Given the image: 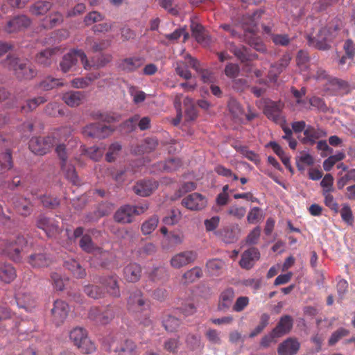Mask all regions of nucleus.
<instances>
[{
	"mask_svg": "<svg viewBox=\"0 0 355 355\" xmlns=\"http://www.w3.org/2000/svg\"><path fill=\"white\" fill-rule=\"evenodd\" d=\"M342 27V21L339 19H334L326 26L321 28L315 36L306 35L309 46L318 50L329 49L331 43L336 37Z\"/></svg>",
	"mask_w": 355,
	"mask_h": 355,
	"instance_id": "f257e3e1",
	"label": "nucleus"
},
{
	"mask_svg": "<svg viewBox=\"0 0 355 355\" xmlns=\"http://www.w3.org/2000/svg\"><path fill=\"white\" fill-rule=\"evenodd\" d=\"M263 11L257 9L251 15L248 14L243 17L242 24L244 29V40L255 50L264 52L266 46L261 39L257 35V23Z\"/></svg>",
	"mask_w": 355,
	"mask_h": 355,
	"instance_id": "f03ea898",
	"label": "nucleus"
},
{
	"mask_svg": "<svg viewBox=\"0 0 355 355\" xmlns=\"http://www.w3.org/2000/svg\"><path fill=\"white\" fill-rule=\"evenodd\" d=\"M107 351L114 352L117 355H139L137 345L130 339L125 338L121 334H116L104 341Z\"/></svg>",
	"mask_w": 355,
	"mask_h": 355,
	"instance_id": "7ed1b4c3",
	"label": "nucleus"
},
{
	"mask_svg": "<svg viewBox=\"0 0 355 355\" xmlns=\"http://www.w3.org/2000/svg\"><path fill=\"white\" fill-rule=\"evenodd\" d=\"M3 65L12 70L19 80H31L37 75L36 70L32 67L27 60H21L9 55L3 62Z\"/></svg>",
	"mask_w": 355,
	"mask_h": 355,
	"instance_id": "20e7f679",
	"label": "nucleus"
},
{
	"mask_svg": "<svg viewBox=\"0 0 355 355\" xmlns=\"http://www.w3.org/2000/svg\"><path fill=\"white\" fill-rule=\"evenodd\" d=\"M27 245V241L23 236H18L9 240L0 241L1 252L15 261L21 259V253Z\"/></svg>",
	"mask_w": 355,
	"mask_h": 355,
	"instance_id": "39448f33",
	"label": "nucleus"
},
{
	"mask_svg": "<svg viewBox=\"0 0 355 355\" xmlns=\"http://www.w3.org/2000/svg\"><path fill=\"white\" fill-rule=\"evenodd\" d=\"M69 338L83 354H92L96 350L95 344L88 338L87 332L83 328H73L69 333Z\"/></svg>",
	"mask_w": 355,
	"mask_h": 355,
	"instance_id": "423d86ee",
	"label": "nucleus"
},
{
	"mask_svg": "<svg viewBox=\"0 0 355 355\" xmlns=\"http://www.w3.org/2000/svg\"><path fill=\"white\" fill-rule=\"evenodd\" d=\"M78 59L80 60L85 69L88 70L91 69L90 62L87 60L85 52L82 50L74 49L63 56L60 63L62 71L67 73L72 70L76 66Z\"/></svg>",
	"mask_w": 355,
	"mask_h": 355,
	"instance_id": "0eeeda50",
	"label": "nucleus"
},
{
	"mask_svg": "<svg viewBox=\"0 0 355 355\" xmlns=\"http://www.w3.org/2000/svg\"><path fill=\"white\" fill-rule=\"evenodd\" d=\"M148 205L132 206L129 205L121 206L114 214V220L121 223H130L135 215H139L148 209Z\"/></svg>",
	"mask_w": 355,
	"mask_h": 355,
	"instance_id": "6e6552de",
	"label": "nucleus"
},
{
	"mask_svg": "<svg viewBox=\"0 0 355 355\" xmlns=\"http://www.w3.org/2000/svg\"><path fill=\"white\" fill-rule=\"evenodd\" d=\"M114 316V308L111 305L107 306L103 310L96 306L92 307L88 313V318L97 324H107Z\"/></svg>",
	"mask_w": 355,
	"mask_h": 355,
	"instance_id": "1a4fd4ad",
	"label": "nucleus"
},
{
	"mask_svg": "<svg viewBox=\"0 0 355 355\" xmlns=\"http://www.w3.org/2000/svg\"><path fill=\"white\" fill-rule=\"evenodd\" d=\"M31 19L25 15H18L10 17L3 26L7 33H17L27 29L31 24Z\"/></svg>",
	"mask_w": 355,
	"mask_h": 355,
	"instance_id": "9d476101",
	"label": "nucleus"
},
{
	"mask_svg": "<svg viewBox=\"0 0 355 355\" xmlns=\"http://www.w3.org/2000/svg\"><path fill=\"white\" fill-rule=\"evenodd\" d=\"M55 143L54 137H35L29 141V148L33 153L42 155L47 153Z\"/></svg>",
	"mask_w": 355,
	"mask_h": 355,
	"instance_id": "9b49d317",
	"label": "nucleus"
},
{
	"mask_svg": "<svg viewBox=\"0 0 355 355\" xmlns=\"http://www.w3.org/2000/svg\"><path fill=\"white\" fill-rule=\"evenodd\" d=\"M263 114L267 118L275 123L284 121L282 117V110L284 103L281 101H273L269 99L264 100Z\"/></svg>",
	"mask_w": 355,
	"mask_h": 355,
	"instance_id": "f8f14e48",
	"label": "nucleus"
},
{
	"mask_svg": "<svg viewBox=\"0 0 355 355\" xmlns=\"http://www.w3.org/2000/svg\"><path fill=\"white\" fill-rule=\"evenodd\" d=\"M198 254L194 250H184L175 254L170 259V266L174 269H180L193 263Z\"/></svg>",
	"mask_w": 355,
	"mask_h": 355,
	"instance_id": "ddd939ff",
	"label": "nucleus"
},
{
	"mask_svg": "<svg viewBox=\"0 0 355 355\" xmlns=\"http://www.w3.org/2000/svg\"><path fill=\"white\" fill-rule=\"evenodd\" d=\"M10 202L13 210L21 216L27 217L33 211V205L31 201L22 196H12L10 198Z\"/></svg>",
	"mask_w": 355,
	"mask_h": 355,
	"instance_id": "4468645a",
	"label": "nucleus"
},
{
	"mask_svg": "<svg viewBox=\"0 0 355 355\" xmlns=\"http://www.w3.org/2000/svg\"><path fill=\"white\" fill-rule=\"evenodd\" d=\"M112 131L113 129L110 126L101 123H94L86 125L83 130V133L88 137L104 139L108 137Z\"/></svg>",
	"mask_w": 355,
	"mask_h": 355,
	"instance_id": "2eb2a0df",
	"label": "nucleus"
},
{
	"mask_svg": "<svg viewBox=\"0 0 355 355\" xmlns=\"http://www.w3.org/2000/svg\"><path fill=\"white\" fill-rule=\"evenodd\" d=\"M149 304L143 297L141 291L132 292L128 300V309L134 313H140L148 309Z\"/></svg>",
	"mask_w": 355,
	"mask_h": 355,
	"instance_id": "dca6fc26",
	"label": "nucleus"
},
{
	"mask_svg": "<svg viewBox=\"0 0 355 355\" xmlns=\"http://www.w3.org/2000/svg\"><path fill=\"white\" fill-rule=\"evenodd\" d=\"M69 312V305L63 300H58L53 303L51 309L53 322L56 326H60L66 320Z\"/></svg>",
	"mask_w": 355,
	"mask_h": 355,
	"instance_id": "f3484780",
	"label": "nucleus"
},
{
	"mask_svg": "<svg viewBox=\"0 0 355 355\" xmlns=\"http://www.w3.org/2000/svg\"><path fill=\"white\" fill-rule=\"evenodd\" d=\"M214 234L225 243H234L239 239L241 234V228L239 225L235 224L224 227Z\"/></svg>",
	"mask_w": 355,
	"mask_h": 355,
	"instance_id": "a211bd4d",
	"label": "nucleus"
},
{
	"mask_svg": "<svg viewBox=\"0 0 355 355\" xmlns=\"http://www.w3.org/2000/svg\"><path fill=\"white\" fill-rule=\"evenodd\" d=\"M36 225L38 228L44 230L49 237H53L59 233L58 222L43 214L38 216Z\"/></svg>",
	"mask_w": 355,
	"mask_h": 355,
	"instance_id": "6ab92c4d",
	"label": "nucleus"
},
{
	"mask_svg": "<svg viewBox=\"0 0 355 355\" xmlns=\"http://www.w3.org/2000/svg\"><path fill=\"white\" fill-rule=\"evenodd\" d=\"M207 199L202 195L198 193H193L182 200V205L190 210H200L207 205Z\"/></svg>",
	"mask_w": 355,
	"mask_h": 355,
	"instance_id": "aec40b11",
	"label": "nucleus"
},
{
	"mask_svg": "<svg viewBox=\"0 0 355 355\" xmlns=\"http://www.w3.org/2000/svg\"><path fill=\"white\" fill-rule=\"evenodd\" d=\"M144 64V59L139 56H132L121 59L118 62V68L125 73L137 71Z\"/></svg>",
	"mask_w": 355,
	"mask_h": 355,
	"instance_id": "412c9836",
	"label": "nucleus"
},
{
	"mask_svg": "<svg viewBox=\"0 0 355 355\" xmlns=\"http://www.w3.org/2000/svg\"><path fill=\"white\" fill-rule=\"evenodd\" d=\"M300 346V343L296 338L289 337L278 345L277 353L279 355H296Z\"/></svg>",
	"mask_w": 355,
	"mask_h": 355,
	"instance_id": "4be33fe9",
	"label": "nucleus"
},
{
	"mask_svg": "<svg viewBox=\"0 0 355 355\" xmlns=\"http://www.w3.org/2000/svg\"><path fill=\"white\" fill-rule=\"evenodd\" d=\"M260 258V253L257 248H250L245 250L241 254L239 261L240 266L245 270L251 269L255 262Z\"/></svg>",
	"mask_w": 355,
	"mask_h": 355,
	"instance_id": "5701e85b",
	"label": "nucleus"
},
{
	"mask_svg": "<svg viewBox=\"0 0 355 355\" xmlns=\"http://www.w3.org/2000/svg\"><path fill=\"white\" fill-rule=\"evenodd\" d=\"M158 187V182L155 180H140L134 186L135 193L140 196H148Z\"/></svg>",
	"mask_w": 355,
	"mask_h": 355,
	"instance_id": "b1692460",
	"label": "nucleus"
},
{
	"mask_svg": "<svg viewBox=\"0 0 355 355\" xmlns=\"http://www.w3.org/2000/svg\"><path fill=\"white\" fill-rule=\"evenodd\" d=\"M235 293L232 288H227L219 295L217 309L219 311L227 312L232 305Z\"/></svg>",
	"mask_w": 355,
	"mask_h": 355,
	"instance_id": "393cba45",
	"label": "nucleus"
},
{
	"mask_svg": "<svg viewBox=\"0 0 355 355\" xmlns=\"http://www.w3.org/2000/svg\"><path fill=\"white\" fill-rule=\"evenodd\" d=\"M80 248L87 253H94L98 252L102 257L107 258L109 252L107 251L102 250L101 248L97 247L92 241V239L89 234H84L80 241H79Z\"/></svg>",
	"mask_w": 355,
	"mask_h": 355,
	"instance_id": "a878e982",
	"label": "nucleus"
},
{
	"mask_svg": "<svg viewBox=\"0 0 355 355\" xmlns=\"http://www.w3.org/2000/svg\"><path fill=\"white\" fill-rule=\"evenodd\" d=\"M293 320L291 316L285 315L282 316L276 327L272 329L273 334L279 338L288 334L293 328Z\"/></svg>",
	"mask_w": 355,
	"mask_h": 355,
	"instance_id": "bb28decb",
	"label": "nucleus"
},
{
	"mask_svg": "<svg viewBox=\"0 0 355 355\" xmlns=\"http://www.w3.org/2000/svg\"><path fill=\"white\" fill-rule=\"evenodd\" d=\"M304 137L302 139V143L314 144L318 139L327 136L325 130L321 128H315L312 125H307L304 130Z\"/></svg>",
	"mask_w": 355,
	"mask_h": 355,
	"instance_id": "cd10ccee",
	"label": "nucleus"
},
{
	"mask_svg": "<svg viewBox=\"0 0 355 355\" xmlns=\"http://www.w3.org/2000/svg\"><path fill=\"white\" fill-rule=\"evenodd\" d=\"M141 267L137 263H130L123 269L124 279L128 282H137L141 277Z\"/></svg>",
	"mask_w": 355,
	"mask_h": 355,
	"instance_id": "c85d7f7f",
	"label": "nucleus"
},
{
	"mask_svg": "<svg viewBox=\"0 0 355 355\" xmlns=\"http://www.w3.org/2000/svg\"><path fill=\"white\" fill-rule=\"evenodd\" d=\"M100 282L105 286L107 293L110 295L114 297H120L121 293L116 275H112L107 277H103L101 278Z\"/></svg>",
	"mask_w": 355,
	"mask_h": 355,
	"instance_id": "c756f323",
	"label": "nucleus"
},
{
	"mask_svg": "<svg viewBox=\"0 0 355 355\" xmlns=\"http://www.w3.org/2000/svg\"><path fill=\"white\" fill-rule=\"evenodd\" d=\"M63 20V15L60 12H52L42 19L41 26L44 29H51L61 24Z\"/></svg>",
	"mask_w": 355,
	"mask_h": 355,
	"instance_id": "7c9ffc66",
	"label": "nucleus"
},
{
	"mask_svg": "<svg viewBox=\"0 0 355 355\" xmlns=\"http://www.w3.org/2000/svg\"><path fill=\"white\" fill-rule=\"evenodd\" d=\"M28 262L33 268H43L49 266L51 261L45 253L40 252L31 254Z\"/></svg>",
	"mask_w": 355,
	"mask_h": 355,
	"instance_id": "2f4dec72",
	"label": "nucleus"
},
{
	"mask_svg": "<svg viewBox=\"0 0 355 355\" xmlns=\"http://www.w3.org/2000/svg\"><path fill=\"white\" fill-rule=\"evenodd\" d=\"M84 98L83 92L80 91H69L62 95L63 101L71 107L80 105Z\"/></svg>",
	"mask_w": 355,
	"mask_h": 355,
	"instance_id": "473e14b6",
	"label": "nucleus"
},
{
	"mask_svg": "<svg viewBox=\"0 0 355 355\" xmlns=\"http://www.w3.org/2000/svg\"><path fill=\"white\" fill-rule=\"evenodd\" d=\"M291 57L289 54L286 53L283 55L281 59L271 66V69L269 72V76L275 79L279 74H280L289 64Z\"/></svg>",
	"mask_w": 355,
	"mask_h": 355,
	"instance_id": "72a5a7b5",
	"label": "nucleus"
},
{
	"mask_svg": "<svg viewBox=\"0 0 355 355\" xmlns=\"http://www.w3.org/2000/svg\"><path fill=\"white\" fill-rule=\"evenodd\" d=\"M191 28L193 36L198 43L202 44H207L209 43V39L207 31L201 24L192 22Z\"/></svg>",
	"mask_w": 355,
	"mask_h": 355,
	"instance_id": "f704fd0d",
	"label": "nucleus"
},
{
	"mask_svg": "<svg viewBox=\"0 0 355 355\" xmlns=\"http://www.w3.org/2000/svg\"><path fill=\"white\" fill-rule=\"evenodd\" d=\"M17 276L15 268L9 263L0 264V280L9 284L12 282Z\"/></svg>",
	"mask_w": 355,
	"mask_h": 355,
	"instance_id": "c9c22d12",
	"label": "nucleus"
},
{
	"mask_svg": "<svg viewBox=\"0 0 355 355\" xmlns=\"http://www.w3.org/2000/svg\"><path fill=\"white\" fill-rule=\"evenodd\" d=\"M184 239L182 233L170 232L162 243V247L164 250H168L171 246L181 245Z\"/></svg>",
	"mask_w": 355,
	"mask_h": 355,
	"instance_id": "e433bc0d",
	"label": "nucleus"
},
{
	"mask_svg": "<svg viewBox=\"0 0 355 355\" xmlns=\"http://www.w3.org/2000/svg\"><path fill=\"white\" fill-rule=\"evenodd\" d=\"M53 3L50 1H37L30 7L29 11L33 15H44L51 9Z\"/></svg>",
	"mask_w": 355,
	"mask_h": 355,
	"instance_id": "4c0bfd02",
	"label": "nucleus"
},
{
	"mask_svg": "<svg viewBox=\"0 0 355 355\" xmlns=\"http://www.w3.org/2000/svg\"><path fill=\"white\" fill-rule=\"evenodd\" d=\"M225 266V261L220 259H212L206 263V268L208 272L214 276H219L222 274Z\"/></svg>",
	"mask_w": 355,
	"mask_h": 355,
	"instance_id": "58836bf2",
	"label": "nucleus"
},
{
	"mask_svg": "<svg viewBox=\"0 0 355 355\" xmlns=\"http://www.w3.org/2000/svg\"><path fill=\"white\" fill-rule=\"evenodd\" d=\"M327 89L332 90L336 94L347 93L348 91V84L345 80L331 77L329 80Z\"/></svg>",
	"mask_w": 355,
	"mask_h": 355,
	"instance_id": "ea45409f",
	"label": "nucleus"
},
{
	"mask_svg": "<svg viewBox=\"0 0 355 355\" xmlns=\"http://www.w3.org/2000/svg\"><path fill=\"white\" fill-rule=\"evenodd\" d=\"M202 276V270L200 267L196 266L192 268L190 270H187L183 275H182V282L185 284H191Z\"/></svg>",
	"mask_w": 355,
	"mask_h": 355,
	"instance_id": "a19ab883",
	"label": "nucleus"
},
{
	"mask_svg": "<svg viewBox=\"0 0 355 355\" xmlns=\"http://www.w3.org/2000/svg\"><path fill=\"white\" fill-rule=\"evenodd\" d=\"M229 112L232 116L236 121H240L243 114L244 110L241 104L235 99L232 98L227 104Z\"/></svg>",
	"mask_w": 355,
	"mask_h": 355,
	"instance_id": "79ce46f5",
	"label": "nucleus"
},
{
	"mask_svg": "<svg viewBox=\"0 0 355 355\" xmlns=\"http://www.w3.org/2000/svg\"><path fill=\"white\" fill-rule=\"evenodd\" d=\"M12 159L10 150L0 153V174H4L12 168Z\"/></svg>",
	"mask_w": 355,
	"mask_h": 355,
	"instance_id": "37998d69",
	"label": "nucleus"
},
{
	"mask_svg": "<svg viewBox=\"0 0 355 355\" xmlns=\"http://www.w3.org/2000/svg\"><path fill=\"white\" fill-rule=\"evenodd\" d=\"M48 101L45 96H40L31 98L26 101V105L21 107V110L25 112H32L35 110L39 105L44 104Z\"/></svg>",
	"mask_w": 355,
	"mask_h": 355,
	"instance_id": "c03bdc74",
	"label": "nucleus"
},
{
	"mask_svg": "<svg viewBox=\"0 0 355 355\" xmlns=\"http://www.w3.org/2000/svg\"><path fill=\"white\" fill-rule=\"evenodd\" d=\"M112 55L111 54H101L98 57H94L90 63L91 68L96 69L103 68L112 62Z\"/></svg>",
	"mask_w": 355,
	"mask_h": 355,
	"instance_id": "a18cd8bd",
	"label": "nucleus"
},
{
	"mask_svg": "<svg viewBox=\"0 0 355 355\" xmlns=\"http://www.w3.org/2000/svg\"><path fill=\"white\" fill-rule=\"evenodd\" d=\"M84 292L87 296L94 299H100L105 295L103 289L96 285L89 284L85 286L84 287Z\"/></svg>",
	"mask_w": 355,
	"mask_h": 355,
	"instance_id": "49530a36",
	"label": "nucleus"
},
{
	"mask_svg": "<svg viewBox=\"0 0 355 355\" xmlns=\"http://www.w3.org/2000/svg\"><path fill=\"white\" fill-rule=\"evenodd\" d=\"M186 344L191 351L200 352L203 347L200 336L194 334H189L186 338Z\"/></svg>",
	"mask_w": 355,
	"mask_h": 355,
	"instance_id": "de8ad7c7",
	"label": "nucleus"
},
{
	"mask_svg": "<svg viewBox=\"0 0 355 355\" xmlns=\"http://www.w3.org/2000/svg\"><path fill=\"white\" fill-rule=\"evenodd\" d=\"M331 191H329V190L322 191L324 203L325 206H327L331 211L337 214L339 211V205L338 203L334 199V196L331 194Z\"/></svg>",
	"mask_w": 355,
	"mask_h": 355,
	"instance_id": "09e8293b",
	"label": "nucleus"
},
{
	"mask_svg": "<svg viewBox=\"0 0 355 355\" xmlns=\"http://www.w3.org/2000/svg\"><path fill=\"white\" fill-rule=\"evenodd\" d=\"M65 178L69 180L73 184L79 185L80 180L76 173L75 167L71 164H66L65 168H62Z\"/></svg>",
	"mask_w": 355,
	"mask_h": 355,
	"instance_id": "8fccbe9b",
	"label": "nucleus"
},
{
	"mask_svg": "<svg viewBox=\"0 0 355 355\" xmlns=\"http://www.w3.org/2000/svg\"><path fill=\"white\" fill-rule=\"evenodd\" d=\"M53 53V49H45L37 55L36 62L43 66H49L51 63L52 55Z\"/></svg>",
	"mask_w": 355,
	"mask_h": 355,
	"instance_id": "3c124183",
	"label": "nucleus"
},
{
	"mask_svg": "<svg viewBox=\"0 0 355 355\" xmlns=\"http://www.w3.org/2000/svg\"><path fill=\"white\" fill-rule=\"evenodd\" d=\"M342 220L348 225H352L354 221L352 210L348 204L342 205V208L339 210Z\"/></svg>",
	"mask_w": 355,
	"mask_h": 355,
	"instance_id": "603ef678",
	"label": "nucleus"
},
{
	"mask_svg": "<svg viewBox=\"0 0 355 355\" xmlns=\"http://www.w3.org/2000/svg\"><path fill=\"white\" fill-rule=\"evenodd\" d=\"M59 85H62L60 79L48 76L39 83L38 87L44 91H49Z\"/></svg>",
	"mask_w": 355,
	"mask_h": 355,
	"instance_id": "864d4df0",
	"label": "nucleus"
},
{
	"mask_svg": "<svg viewBox=\"0 0 355 355\" xmlns=\"http://www.w3.org/2000/svg\"><path fill=\"white\" fill-rule=\"evenodd\" d=\"M162 323L166 331L173 332L180 327V321L178 318L168 315L163 319Z\"/></svg>",
	"mask_w": 355,
	"mask_h": 355,
	"instance_id": "5fc2aeb1",
	"label": "nucleus"
},
{
	"mask_svg": "<svg viewBox=\"0 0 355 355\" xmlns=\"http://www.w3.org/2000/svg\"><path fill=\"white\" fill-rule=\"evenodd\" d=\"M159 220L157 216H153L145 221L141 225V232L144 234H150L157 226Z\"/></svg>",
	"mask_w": 355,
	"mask_h": 355,
	"instance_id": "6e6d98bb",
	"label": "nucleus"
},
{
	"mask_svg": "<svg viewBox=\"0 0 355 355\" xmlns=\"http://www.w3.org/2000/svg\"><path fill=\"white\" fill-rule=\"evenodd\" d=\"M263 218L262 211L259 207L252 208L248 214L247 220L250 224L258 223Z\"/></svg>",
	"mask_w": 355,
	"mask_h": 355,
	"instance_id": "4d7b16f0",
	"label": "nucleus"
},
{
	"mask_svg": "<svg viewBox=\"0 0 355 355\" xmlns=\"http://www.w3.org/2000/svg\"><path fill=\"white\" fill-rule=\"evenodd\" d=\"M224 73L229 78L235 79L240 73V67L238 64L228 63L225 67Z\"/></svg>",
	"mask_w": 355,
	"mask_h": 355,
	"instance_id": "13d9d810",
	"label": "nucleus"
},
{
	"mask_svg": "<svg viewBox=\"0 0 355 355\" xmlns=\"http://www.w3.org/2000/svg\"><path fill=\"white\" fill-rule=\"evenodd\" d=\"M182 166V162L178 158H171L166 160L164 164V170L166 172L177 171Z\"/></svg>",
	"mask_w": 355,
	"mask_h": 355,
	"instance_id": "bf43d9fd",
	"label": "nucleus"
},
{
	"mask_svg": "<svg viewBox=\"0 0 355 355\" xmlns=\"http://www.w3.org/2000/svg\"><path fill=\"white\" fill-rule=\"evenodd\" d=\"M121 150V146L119 143H114L109 147L105 158L108 162H114L116 155Z\"/></svg>",
	"mask_w": 355,
	"mask_h": 355,
	"instance_id": "052dcab7",
	"label": "nucleus"
},
{
	"mask_svg": "<svg viewBox=\"0 0 355 355\" xmlns=\"http://www.w3.org/2000/svg\"><path fill=\"white\" fill-rule=\"evenodd\" d=\"M239 151L243 156L255 164L260 162L259 156L254 151L249 150L246 146H241Z\"/></svg>",
	"mask_w": 355,
	"mask_h": 355,
	"instance_id": "680f3d73",
	"label": "nucleus"
},
{
	"mask_svg": "<svg viewBox=\"0 0 355 355\" xmlns=\"http://www.w3.org/2000/svg\"><path fill=\"white\" fill-rule=\"evenodd\" d=\"M272 40L275 45L286 46L290 44L291 39L287 34H273Z\"/></svg>",
	"mask_w": 355,
	"mask_h": 355,
	"instance_id": "e2e57ef3",
	"label": "nucleus"
},
{
	"mask_svg": "<svg viewBox=\"0 0 355 355\" xmlns=\"http://www.w3.org/2000/svg\"><path fill=\"white\" fill-rule=\"evenodd\" d=\"M349 334V330L345 328H339L331 334L329 340V345H335L339 340H340L343 337L347 336Z\"/></svg>",
	"mask_w": 355,
	"mask_h": 355,
	"instance_id": "0e129e2a",
	"label": "nucleus"
},
{
	"mask_svg": "<svg viewBox=\"0 0 355 355\" xmlns=\"http://www.w3.org/2000/svg\"><path fill=\"white\" fill-rule=\"evenodd\" d=\"M220 332L214 329H209L205 332V337L212 344L220 345L221 339L220 337Z\"/></svg>",
	"mask_w": 355,
	"mask_h": 355,
	"instance_id": "69168bd1",
	"label": "nucleus"
},
{
	"mask_svg": "<svg viewBox=\"0 0 355 355\" xmlns=\"http://www.w3.org/2000/svg\"><path fill=\"white\" fill-rule=\"evenodd\" d=\"M249 302L250 300L248 297L241 296L238 297L232 306L233 311L236 312H241L248 306Z\"/></svg>",
	"mask_w": 355,
	"mask_h": 355,
	"instance_id": "338daca9",
	"label": "nucleus"
},
{
	"mask_svg": "<svg viewBox=\"0 0 355 355\" xmlns=\"http://www.w3.org/2000/svg\"><path fill=\"white\" fill-rule=\"evenodd\" d=\"M16 302L19 307L25 309H28L33 304V300L29 295H24L23 296L18 295L16 297Z\"/></svg>",
	"mask_w": 355,
	"mask_h": 355,
	"instance_id": "774afa93",
	"label": "nucleus"
}]
</instances>
